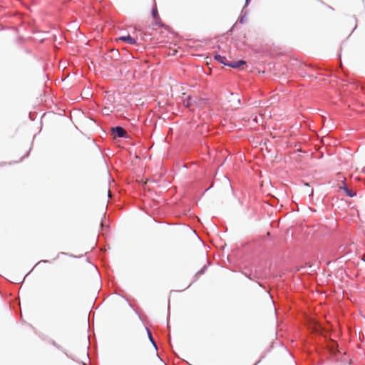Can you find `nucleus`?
Masks as SVG:
<instances>
[{
    "label": "nucleus",
    "mask_w": 365,
    "mask_h": 365,
    "mask_svg": "<svg viewBox=\"0 0 365 365\" xmlns=\"http://www.w3.org/2000/svg\"><path fill=\"white\" fill-rule=\"evenodd\" d=\"M112 130L115 138H122L126 135V131L122 127L117 126L115 128H113Z\"/></svg>",
    "instance_id": "1"
},
{
    "label": "nucleus",
    "mask_w": 365,
    "mask_h": 365,
    "mask_svg": "<svg viewBox=\"0 0 365 365\" xmlns=\"http://www.w3.org/2000/svg\"><path fill=\"white\" fill-rule=\"evenodd\" d=\"M118 40L125 41L126 43H128L129 44H132V45H134L136 43L135 39L134 38L131 37L130 35L120 36L118 38Z\"/></svg>",
    "instance_id": "2"
},
{
    "label": "nucleus",
    "mask_w": 365,
    "mask_h": 365,
    "mask_svg": "<svg viewBox=\"0 0 365 365\" xmlns=\"http://www.w3.org/2000/svg\"><path fill=\"white\" fill-rule=\"evenodd\" d=\"M214 59L219 61L220 63L225 65V66H228V64H230V62H227V59L225 56H220V54H216L214 56Z\"/></svg>",
    "instance_id": "3"
},
{
    "label": "nucleus",
    "mask_w": 365,
    "mask_h": 365,
    "mask_svg": "<svg viewBox=\"0 0 365 365\" xmlns=\"http://www.w3.org/2000/svg\"><path fill=\"white\" fill-rule=\"evenodd\" d=\"M245 63H246V62L245 61L240 60L238 61L230 62V64H228V66L234 68H238L241 66L245 65Z\"/></svg>",
    "instance_id": "4"
},
{
    "label": "nucleus",
    "mask_w": 365,
    "mask_h": 365,
    "mask_svg": "<svg viewBox=\"0 0 365 365\" xmlns=\"http://www.w3.org/2000/svg\"><path fill=\"white\" fill-rule=\"evenodd\" d=\"M343 184H344V182H343ZM339 188H340V189H342V190L345 192V193H346V195L347 196H349V197H354V196H355V195H356V192H354V191H352V190H349V189H348V188L345 186V185H344V186H343V187H341V186H340V187H339Z\"/></svg>",
    "instance_id": "5"
},
{
    "label": "nucleus",
    "mask_w": 365,
    "mask_h": 365,
    "mask_svg": "<svg viewBox=\"0 0 365 365\" xmlns=\"http://www.w3.org/2000/svg\"><path fill=\"white\" fill-rule=\"evenodd\" d=\"M146 331H147V332H148V334L149 339H150V341H151V342H152V344H153V346H154V348H155V354H156V355H157L158 356H159V355H158V346H157V344L155 343L154 340L153 339V337H152V336H151V333H150V331H149V329L146 328Z\"/></svg>",
    "instance_id": "6"
},
{
    "label": "nucleus",
    "mask_w": 365,
    "mask_h": 365,
    "mask_svg": "<svg viewBox=\"0 0 365 365\" xmlns=\"http://www.w3.org/2000/svg\"><path fill=\"white\" fill-rule=\"evenodd\" d=\"M190 100H191L190 96H187V99L183 100V104L185 107L188 108L191 106Z\"/></svg>",
    "instance_id": "7"
},
{
    "label": "nucleus",
    "mask_w": 365,
    "mask_h": 365,
    "mask_svg": "<svg viewBox=\"0 0 365 365\" xmlns=\"http://www.w3.org/2000/svg\"><path fill=\"white\" fill-rule=\"evenodd\" d=\"M158 15V9H157V6H155L153 9H152V16L154 19H156L157 16Z\"/></svg>",
    "instance_id": "8"
},
{
    "label": "nucleus",
    "mask_w": 365,
    "mask_h": 365,
    "mask_svg": "<svg viewBox=\"0 0 365 365\" xmlns=\"http://www.w3.org/2000/svg\"><path fill=\"white\" fill-rule=\"evenodd\" d=\"M167 51H168L167 47H165L164 46H161V53H165L168 56L172 55V51L167 52Z\"/></svg>",
    "instance_id": "9"
},
{
    "label": "nucleus",
    "mask_w": 365,
    "mask_h": 365,
    "mask_svg": "<svg viewBox=\"0 0 365 365\" xmlns=\"http://www.w3.org/2000/svg\"><path fill=\"white\" fill-rule=\"evenodd\" d=\"M153 215L155 216V215H158V208H155L153 209Z\"/></svg>",
    "instance_id": "10"
},
{
    "label": "nucleus",
    "mask_w": 365,
    "mask_h": 365,
    "mask_svg": "<svg viewBox=\"0 0 365 365\" xmlns=\"http://www.w3.org/2000/svg\"><path fill=\"white\" fill-rule=\"evenodd\" d=\"M177 51L175 49L172 50V55H175Z\"/></svg>",
    "instance_id": "11"
},
{
    "label": "nucleus",
    "mask_w": 365,
    "mask_h": 365,
    "mask_svg": "<svg viewBox=\"0 0 365 365\" xmlns=\"http://www.w3.org/2000/svg\"><path fill=\"white\" fill-rule=\"evenodd\" d=\"M42 262H46L47 261H46V260H42ZM41 262H38V264H39V263H41Z\"/></svg>",
    "instance_id": "12"
},
{
    "label": "nucleus",
    "mask_w": 365,
    "mask_h": 365,
    "mask_svg": "<svg viewBox=\"0 0 365 365\" xmlns=\"http://www.w3.org/2000/svg\"><path fill=\"white\" fill-rule=\"evenodd\" d=\"M54 346H57L55 341H53L52 343Z\"/></svg>",
    "instance_id": "13"
},
{
    "label": "nucleus",
    "mask_w": 365,
    "mask_h": 365,
    "mask_svg": "<svg viewBox=\"0 0 365 365\" xmlns=\"http://www.w3.org/2000/svg\"><path fill=\"white\" fill-rule=\"evenodd\" d=\"M161 365H166L164 362L161 363Z\"/></svg>",
    "instance_id": "14"
},
{
    "label": "nucleus",
    "mask_w": 365,
    "mask_h": 365,
    "mask_svg": "<svg viewBox=\"0 0 365 365\" xmlns=\"http://www.w3.org/2000/svg\"><path fill=\"white\" fill-rule=\"evenodd\" d=\"M249 0H247V1H248Z\"/></svg>",
    "instance_id": "15"
}]
</instances>
